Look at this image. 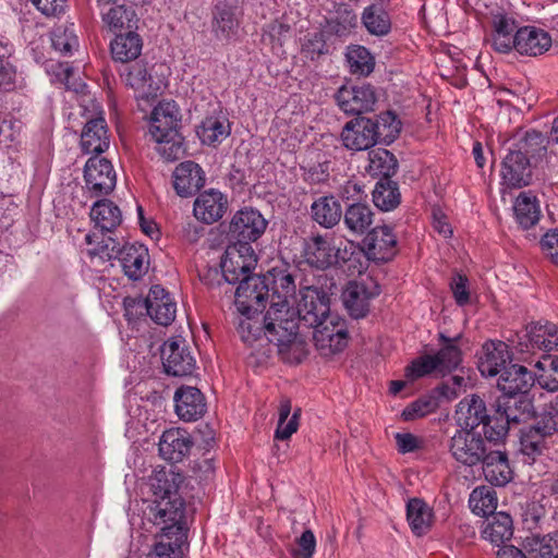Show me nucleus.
Returning a JSON list of instances; mask_svg holds the SVG:
<instances>
[{
    "label": "nucleus",
    "mask_w": 558,
    "mask_h": 558,
    "mask_svg": "<svg viewBox=\"0 0 558 558\" xmlns=\"http://www.w3.org/2000/svg\"><path fill=\"white\" fill-rule=\"evenodd\" d=\"M362 23L367 32L375 36H385L391 28L389 14L377 4H372L364 9Z\"/></svg>",
    "instance_id": "nucleus-44"
},
{
    "label": "nucleus",
    "mask_w": 558,
    "mask_h": 558,
    "mask_svg": "<svg viewBox=\"0 0 558 558\" xmlns=\"http://www.w3.org/2000/svg\"><path fill=\"white\" fill-rule=\"evenodd\" d=\"M407 519L412 532L422 536L432 527L433 510L422 499L413 498L407 505Z\"/></svg>",
    "instance_id": "nucleus-42"
},
{
    "label": "nucleus",
    "mask_w": 558,
    "mask_h": 558,
    "mask_svg": "<svg viewBox=\"0 0 558 558\" xmlns=\"http://www.w3.org/2000/svg\"><path fill=\"white\" fill-rule=\"evenodd\" d=\"M500 439H487L481 430L458 429L450 439L449 451L452 458L465 465L477 466L490 447Z\"/></svg>",
    "instance_id": "nucleus-6"
},
{
    "label": "nucleus",
    "mask_w": 558,
    "mask_h": 558,
    "mask_svg": "<svg viewBox=\"0 0 558 558\" xmlns=\"http://www.w3.org/2000/svg\"><path fill=\"white\" fill-rule=\"evenodd\" d=\"M378 123L366 117H356L342 129L341 140L343 145L351 150H365L374 146L378 141Z\"/></svg>",
    "instance_id": "nucleus-14"
},
{
    "label": "nucleus",
    "mask_w": 558,
    "mask_h": 558,
    "mask_svg": "<svg viewBox=\"0 0 558 558\" xmlns=\"http://www.w3.org/2000/svg\"><path fill=\"white\" fill-rule=\"evenodd\" d=\"M142 49V37L132 31L117 35L110 44L112 59L125 64L136 60L140 57Z\"/></svg>",
    "instance_id": "nucleus-34"
},
{
    "label": "nucleus",
    "mask_w": 558,
    "mask_h": 558,
    "mask_svg": "<svg viewBox=\"0 0 558 558\" xmlns=\"http://www.w3.org/2000/svg\"><path fill=\"white\" fill-rule=\"evenodd\" d=\"M185 476L174 469L154 470L148 478L149 490L154 497L145 514L154 525L165 522H185V502L182 490Z\"/></svg>",
    "instance_id": "nucleus-2"
},
{
    "label": "nucleus",
    "mask_w": 558,
    "mask_h": 558,
    "mask_svg": "<svg viewBox=\"0 0 558 558\" xmlns=\"http://www.w3.org/2000/svg\"><path fill=\"white\" fill-rule=\"evenodd\" d=\"M160 527V541L147 558H182V546L187 539L186 522H165Z\"/></svg>",
    "instance_id": "nucleus-15"
},
{
    "label": "nucleus",
    "mask_w": 558,
    "mask_h": 558,
    "mask_svg": "<svg viewBox=\"0 0 558 558\" xmlns=\"http://www.w3.org/2000/svg\"><path fill=\"white\" fill-rule=\"evenodd\" d=\"M545 439L531 427H527L521 432L520 450L524 456L534 459L536 456L542 454L546 448Z\"/></svg>",
    "instance_id": "nucleus-54"
},
{
    "label": "nucleus",
    "mask_w": 558,
    "mask_h": 558,
    "mask_svg": "<svg viewBox=\"0 0 558 558\" xmlns=\"http://www.w3.org/2000/svg\"><path fill=\"white\" fill-rule=\"evenodd\" d=\"M90 218L102 232H112L122 222L120 208L106 198L99 199L93 205Z\"/></svg>",
    "instance_id": "nucleus-38"
},
{
    "label": "nucleus",
    "mask_w": 558,
    "mask_h": 558,
    "mask_svg": "<svg viewBox=\"0 0 558 558\" xmlns=\"http://www.w3.org/2000/svg\"><path fill=\"white\" fill-rule=\"evenodd\" d=\"M550 140L537 130H527L513 136L502 166L508 174H529L546 171Z\"/></svg>",
    "instance_id": "nucleus-3"
},
{
    "label": "nucleus",
    "mask_w": 558,
    "mask_h": 558,
    "mask_svg": "<svg viewBox=\"0 0 558 558\" xmlns=\"http://www.w3.org/2000/svg\"><path fill=\"white\" fill-rule=\"evenodd\" d=\"M120 251H122L120 242L108 235L107 238H104L95 248L89 250L88 254L90 256H99L102 259L110 260L118 258Z\"/></svg>",
    "instance_id": "nucleus-61"
},
{
    "label": "nucleus",
    "mask_w": 558,
    "mask_h": 558,
    "mask_svg": "<svg viewBox=\"0 0 558 558\" xmlns=\"http://www.w3.org/2000/svg\"><path fill=\"white\" fill-rule=\"evenodd\" d=\"M517 223L524 230L531 229L541 219V208L536 196L531 192H521L513 204Z\"/></svg>",
    "instance_id": "nucleus-36"
},
{
    "label": "nucleus",
    "mask_w": 558,
    "mask_h": 558,
    "mask_svg": "<svg viewBox=\"0 0 558 558\" xmlns=\"http://www.w3.org/2000/svg\"><path fill=\"white\" fill-rule=\"evenodd\" d=\"M303 56L311 60H316L328 52L325 35L323 32L307 34L302 43L301 49Z\"/></svg>",
    "instance_id": "nucleus-58"
},
{
    "label": "nucleus",
    "mask_w": 558,
    "mask_h": 558,
    "mask_svg": "<svg viewBox=\"0 0 558 558\" xmlns=\"http://www.w3.org/2000/svg\"><path fill=\"white\" fill-rule=\"evenodd\" d=\"M298 315L301 324L313 328V340L323 355L341 352L348 344L345 320L330 313L328 294L315 287H305L300 291Z\"/></svg>",
    "instance_id": "nucleus-1"
},
{
    "label": "nucleus",
    "mask_w": 558,
    "mask_h": 558,
    "mask_svg": "<svg viewBox=\"0 0 558 558\" xmlns=\"http://www.w3.org/2000/svg\"><path fill=\"white\" fill-rule=\"evenodd\" d=\"M110 136L104 117L89 119L81 133V147L86 154H101L108 149Z\"/></svg>",
    "instance_id": "nucleus-28"
},
{
    "label": "nucleus",
    "mask_w": 558,
    "mask_h": 558,
    "mask_svg": "<svg viewBox=\"0 0 558 558\" xmlns=\"http://www.w3.org/2000/svg\"><path fill=\"white\" fill-rule=\"evenodd\" d=\"M437 402L434 398H421L412 402L402 411V416L405 421H412L417 417L426 416L434 412L437 408Z\"/></svg>",
    "instance_id": "nucleus-60"
},
{
    "label": "nucleus",
    "mask_w": 558,
    "mask_h": 558,
    "mask_svg": "<svg viewBox=\"0 0 558 558\" xmlns=\"http://www.w3.org/2000/svg\"><path fill=\"white\" fill-rule=\"evenodd\" d=\"M336 100L343 112L361 117L363 112L374 110L377 96L372 85L362 84L342 86L336 94Z\"/></svg>",
    "instance_id": "nucleus-16"
},
{
    "label": "nucleus",
    "mask_w": 558,
    "mask_h": 558,
    "mask_svg": "<svg viewBox=\"0 0 558 558\" xmlns=\"http://www.w3.org/2000/svg\"><path fill=\"white\" fill-rule=\"evenodd\" d=\"M102 21L111 31L122 28H132L136 24L135 12L125 8L124 4H118L102 13Z\"/></svg>",
    "instance_id": "nucleus-50"
},
{
    "label": "nucleus",
    "mask_w": 558,
    "mask_h": 558,
    "mask_svg": "<svg viewBox=\"0 0 558 558\" xmlns=\"http://www.w3.org/2000/svg\"><path fill=\"white\" fill-rule=\"evenodd\" d=\"M519 347L522 352H550L558 349V326L545 322L532 323L526 326L523 336L520 337Z\"/></svg>",
    "instance_id": "nucleus-17"
},
{
    "label": "nucleus",
    "mask_w": 558,
    "mask_h": 558,
    "mask_svg": "<svg viewBox=\"0 0 558 558\" xmlns=\"http://www.w3.org/2000/svg\"><path fill=\"white\" fill-rule=\"evenodd\" d=\"M256 265L254 250L247 243L229 245L221 259V276L226 282L234 284L251 276Z\"/></svg>",
    "instance_id": "nucleus-11"
},
{
    "label": "nucleus",
    "mask_w": 558,
    "mask_h": 558,
    "mask_svg": "<svg viewBox=\"0 0 558 558\" xmlns=\"http://www.w3.org/2000/svg\"><path fill=\"white\" fill-rule=\"evenodd\" d=\"M263 323L265 337L278 348L279 353L302 345L298 333L299 326L302 325L298 308L293 310L286 300L271 301Z\"/></svg>",
    "instance_id": "nucleus-5"
},
{
    "label": "nucleus",
    "mask_w": 558,
    "mask_h": 558,
    "mask_svg": "<svg viewBox=\"0 0 558 558\" xmlns=\"http://www.w3.org/2000/svg\"><path fill=\"white\" fill-rule=\"evenodd\" d=\"M196 134L202 144L216 147L231 134V123L221 111L214 112L202 120Z\"/></svg>",
    "instance_id": "nucleus-29"
},
{
    "label": "nucleus",
    "mask_w": 558,
    "mask_h": 558,
    "mask_svg": "<svg viewBox=\"0 0 558 558\" xmlns=\"http://www.w3.org/2000/svg\"><path fill=\"white\" fill-rule=\"evenodd\" d=\"M267 227V220L254 208L239 210L229 225L228 235L235 244L255 242L262 236Z\"/></svg>",
    "instance_id": "nucleus-13"
},
{
    "label": "nucleus",
    "mask_w": 558,
    "mask_h": 558,
    "mask_svg": "<svg viewBox=\"0 0 558 558\" xmlns=\"http://www.w3.org/2000/svg\"><path fill=\"white\" fill-rule=\"evenodd\" d=\"M510 361L509 345L500 340H489L482 347L478 369L483 376L494 377L501 373Z\"/></svg>",
    "instance_id": "nucleus-23"
},
{
    "label": "nucleus",
    "mask_w": 558,
    "mask_h": 558,
    "mask_svg": "<svg viewBox=\"0 0 558 558\" xmlns=\"http://www.w3.org/2000/svg\"><path fill=\"white\" fill-rule=\"evenodd\" d=\"M551 46V37L543 29L524 26L517 32L515 50L520 54L536 57L546 52Z\"/></svg>",
    "instance_id": "nucleus-32"
},
{
    "label": "nucleus",
    "mask_w": 558,
    "mask_h": 558,
    "mask_svg": "<svg viewBox=\"0 0 558 558\" xmlns=\"http://www.w3.org/2000/svg\"><path fill=\"white\" fill-rule=\"evenodd\" d=\"M391 178L380 177L372 193L374 205L383 211L393 210L401 203L399 184Z\"/></svg>",
    "instance_id": "nucleus-37"
},
{
    "label": "nucleus",
    "mask_w": 558,
    "mask_h": 558,
    "mask_svg": "<svg viewBox=\"0 0 558 558\" xmlns=\"http://www.w3.org/2000/svg\"><path fill=\"white\" fill-rule=\"evenodd\" d=\"M524 548L529 558H558V531L526 537Z\"/></svg>",
    "instance_id": "nucleus-40"
},
{
    "label": "nucleus",
    "mask_w": 558,
    "mask_h": 558,
    "mask_svg": "<svg viewBox=\"0 0 558 558\" xmlns=\"http://www.w3.org/2000/svg\"><path fill=\"white\" fill-rule=\"evenodd\" d=\"M241 12L236 4L226 0L218 1L213 9L211 29L219 40L234 37L240 27Z\"/></svg>",
    "instance_id": "nucleus-20"
},
{
    "label": "nucleus",
    "mask_w": 558,
    "mask_h": 558,
    "mask_svg": "<svg viewBox=\"0 0 558 558\" xmlns=\"http://www.w3.org/2000/svg\"><path fill=\"white\" fill-rule=\"evenodd\" d=\"M457 422L461 429L480 430L487 439H499L494 435V420L496 412L488 411L485 401L477 395H472L461 400L457 409Z\"/></svg>",
    "instance_id": "nucleus-8"
},
{
    "label": "nucleus",
    "mask_w": 558,
    "mask_h": 558,
    "mask_svg": "<svg viewBox=\"0 0 558 558\" xmlns=\"http://www.w3.org/2000/svg\"><path fill=\"white\" fill-rule=\"evenodd\" d=\"M532 408L531 400L524 395H506L499 398L495 404L496 418L493 421V434L502 440L510 425L522 422L530 415Z\"/></svg>",
    "instance_id": "nucleus-9"
},
{
    "label": "nucleus",
    "mask_w": 558,
    "mask_h": 558,
    "mask_svg": "<svg viewBox=\"0 0 558 558\" xmlns=\"http://www.w3.org/2000/svg\"><path fill=\"white\" fill-rule=\"evenodd\" d=\"M333 238L328 235H314L304 240L303 256L305 262L317 269L335 266Z\"/></svg>",
    "instance_id": "nucleus-25"
},
{
    "label": "nucleus",
    "mask_w": 558,
    "mask_h": 558,
    "mask_svg": "<svg viewBox=\"0 0 558 558\" xmlns=\"http://www.w3.org/2000/svg\"><path fill=\"white\" fill-rule=\"evenodd\" d=\"M373 296L374 294L367 291L365 284L357 282H350L342 293L343 304L350 316L355 319L367 315Z\"/></svg>",
    "instance_id": "nucleus-35"
},
{
    "label": "nucleus",
    "mask_w": 558,
    "mask_h": 558,
    "mask_svg": "<svg viewBox=\"0 0 558 558\" xmlns=\"http://www.w3.org/2000/svg\"><path fill=\"white\" fill-rule=\"evenodd\" d=\"M347 61L353 74L368 75L374 70L373 57L362 46L350 48L347 53Z\"/></svg>",
    "instance_id": "nucleus-51"
},
{
    "label": "nucleus",
    "mask_w": 558,
    "mask_h": 558,
    "mask_svg": "<svg viewBox=\"0 0 558 558\" xmlns=\"http://www.w3.org/2000/svg\"><path fill=\"white\" fill-rule=\"evenodd\" d=\"M363 243L369 259L388 262L396 255L397 236L388 226L372 229Z\"/></svg>",
    "instance_id": "nucleus-21"
},
{
    "label": "nucleus",
    "mask_w": 558,
    "mask_h": 558,
    "mask_svg": "<svg viewBox=\"0 0 558 558\" xmlns=\"http://www.w3.org/2000/svg\"><path fill=\"white\" fill-rule=\"evenodd\" d=\"M124 85L131 88L140 110L151 107L160 93V81L155 80L148 64L144 61L128 63L120 70Z\"/></svg>",
    "instance_id": "nucleus-7"
},
{
    "label": "nucleus",
    "mask_w": 558,
    "mask_h": 558,
    "mask_svg": "<svg viewBox=\"0 0 558 558\" xmlns=\"http://www.w3.org/2000/svg\"><path fill=\"white\" fill-rule=\"evenodd\" d=\"M316 549V538L311 530H305L298 538V548L293 549L294 558H313Z\"/></svg>",
    "instance_id": "nucleus-63"
},
{
    "label": "nucleus",
    "mask_w": 558,
    "mask_h": 558,
    "mask_svg": "<svg viewBox=\"0 0 558 558\" xmlns=\"http://www.w3.org/2000/svg\"><path fill=\"white\" fill-rule=\"evenodd\" d=\"M56 77L58 82L63 84L66 89L80 92L83 84L74 77L73 69L68 62L51 63L47 70Z\"/></svg>",
    "instance_id": "nucleus-57"
},
{
    "label": "nucleus",
    "mask_w": 558,
    "mask_h": 558,
    "mask_svg": "<svg viewBox=\"0 0 558 558\" xmlns=\"http://www.w3.org/2000/svg\"><path fill=\"white\" fill-rule=\"evenodd\" d=\"M438 375V367L433 354H425L412 361L405 368V377L415 380L429 374Z\"/></svg>",
    "instance_id": "nucleus-55"
},
{
    "label": "nucleus",
    "mask_w": 558,
    "mask_h": 558,
    "mask_svg": "<svg viewBox=\"0 0 558 558\" xmlns=\"http://www.w3.org/2000/svg\"><path fill=\"white\" fill-rule=\"evenodd\" d=\"M193 445V440L185 429L170 428L165 430L159 438V456L170 463H179L189 457Z\"/></svg>",
    "instance_id": "nucleus-18"
},
{
    "label": "nucleus",
    "mask_w": 558,
    "mask_h": 558,
    "mask_svg": "<svg viewBox=\"0 0 558 558\" xmlns=\"http://www.w3.org/2000/svg\"><path fill=\"white\" fill-rule=\"evenodd\" d=\"M228 202L222 193L209 190L201 194L194 203V216L205 223L219 220L227 210Z\"/></svg>",
    "instance_id": "nucleus-31"
},
{
    "label": "nucleus",
    "mask_w": 558,
    "mask_h": 558,
    "mask_svg": "<svg viewBox=\"0 0 558 558\" xmlns=\"http://www.w3.org/2000/svg\"><path fill=\"white\" fill-rule=\"evenodd\" d=\"M205 184L204 177H174L172 186L181 197L194 196Z\"/></svg>",
    "instance_id": "nucleus-59"
},
{
    "label": "nucleus",
    "mask_w": 558,
    "mask_h": 558,
    "mask_svg": "<svg viewBox=\"0 0 558 558\" xmlns=\"http://www.w3.org/2000/svg\"><path fill=\"white\" fill-rule=\"evenodd\" d=\"M374 122L379 125L378 140H383L386 144L392 143L401 132V121L391 111L381 113Z\"/></svg>",
    "instance_id": "nucleus-52"
},
{
    "label": "nucleus",
    "mask_w": 558,
    "mask_h": 558,
    "mask_svg": "<svg viewBox=\"0 0 558 558\" xmlns=\"http://www.w3.org/2000/svg\"><path fill=\"white\" fill-rule=\"evenodd\" d=\"M535 367L541 371L534 375L538 385L547 391H558V357L544 354L535 363Z\"/></svg>",
    "instance_id": "nucleus-45"
},
{
    "label": "nucleus",
    "mask_w": 558,
    "mask_h": 558,
    "mask_svg": "<svg viewBox=\"0 0 558 558\" xmlns=\"http://www.w3.org/2000/svg\"><path fill=\"white\" fill-rule=\"evenodd\" d=\"M291 401L289 399H283L280 402L279 407V420L278 426L276 429V438L280 440L289 439L292 434L298 430L299 426V416L301 410L298 409L290 417L291 414Z\"/></svg>",
    "instance_id": "nucleus-48"
},
{
    "label": "nucleus",
    "mask_w": 558,
    "mask_h": 558,
    "mask_svg": "<svg viewBox=\"0 0 558 558\" xmlns=\"http://www.w3.org/2000/svg\"><path fill=\"white\" fill-rule=\"evenodd\" d=\"M312 218L322 227L332 228L342 216L341 205L333 196H323L311 206Z\"/></svg>",
    "instance_id": "nucleus-41"
},
{
    "label": "nucleus",
    "mask_w": 558,
    "mask_h": 558,
    "mask_svg": "<svg viewBox=\"0 0 558 558\" xmlns=\"http://www.w3.org/2000/svg\"><path fill=\"white\" fill-rule=\"evenodd\" d=\"M397 168V158L389 150L378 148L369 153V163L367 167L369 174H395Z\"/></svg>",
    "instance_id": "nucleus-49"
},
{
    "label": "nucleus",
    "mask_w": 558,
    "mask_h": 558,
    "mask_svg": "<svg viewBox=\"0 0 558 558\" xmlns=\"http://www.w3.org/2000/svg\"><path fill=\"white\" fill-rule=\"evenodd\" d=\"M142 303L156 324L169 326L175 318L177 304L160 286H153Z\"/></svg>",
    "instance_id": "nucleus-19"
},
{
    "label": "nucleus",
    "mask_w": 558,
    "mask_h": 558,
    "mask_svg": "<svg viewBox=\"0 0 558 558\" xmlns=\"http://www.w3.org/2000/svg\"><path fill=\"white\" fill-rule=\"evenodd\" d=\"M469 505L475 514L486 518L490 517L496 513V493L492 488L485 486L477 487L471 493Z\"/></svg>",
    "instance_id": "nucleus-46"
},
{
    "label": "nucleus",
    "mask_w": 558,
    "mask_h": 558,
    "mask_svg": "<svg viewBox=\"0 0 558 558\" xmlns=\"http://www.w3.org/2000/svg\"><path fill=\"white\" fill-rule=\"evenodd\" d=\"M93 172L97 174H116L111 160L100 156V154H96L85 162L84 174H92Z\"/></svg>",
    "instance_id": "nucleus-64"
},
{
    "label": "nucleus",
    "mask_w": 558,
    "mask_h": 558,
    "mask_svg": "<svg viewBox=\"0 0 558 558\" xmlns=\"http://www.w3.org/2000/svg\"><path fill=\"white\" fill-rule=\"evenodd\" d=\"M496 446L497 442L490 447L480 465L487 482L495 486H505L512 480V470L507 453L495 448Z\"/></svg>",
    "instance_id": "nucleus-26"
},
{
    "label": "nucleus",
    "mask_w": 558,
    "mask_h": 558,
    "mask_svg": "<svg viewBox=\"0 0 558 558\" xmlns=\"http://www.w3.org/2000/svg\"><path fill=\"white\" fill-rule=\"evenodd\" d=\"M271 279L272 284V301H275V296L278 301L286 300L289 302V298H294L296 286L294 281V276L288 271L287 269H278L274 268L268 272Z\"/></svg>",
    "instance_id": "nucleus-47"
},
{
    "label": "nucleus",
    "mask_w": 558,
    "mask_h": 558,
    "mask_svg": "<svg viewBox=\"0 0 558 558\" xmlns=\"http://www.w3.org/2000/svg\"><path fill=\"white\" fill-rule=\"evenodd\" d=\"M535 376L525 366L512 364L507 366L497 380V387L504 395H524L533 386Z\"/></svg>",
    "instance_id": "nucleus-27"
},
{
    "label": "nucleus",
    "mask_w": 558,
    "mask_h": 558,
    "mask_svg": "<svg viewBox=\"0 0 558 558\" xmlns=\"http://www.w3.org/2000/svg\"><path fill=\"white\" fill-rule=\"evenodd\" d=\"M530 427L544 438L551 437L558 432V411L555 409L544 410L535 416V421Z\"/></svg>",
    "instance_id": "nucleus-53"
},
{
    "label": "nucleus",
    "mask_w": 558,
    "mask_h": 558,
    "mask_svg": "<svg viewBox=\"0 0 558 558\" xmlns=\"http://www.w3.org/2000/svg\"><path fill=\"white\" fill-rule=\"evenodd\" d=\"M124 275L131 280L141 279L147 271L148 250L142 244H124L118 256Z\"/></svg>",
    "instance_id": "nucleus-30"
},
{
    "label": "nucleus",
    "mask_w": 558,
    "mask_h": 558,
    "mask_svg": "<svg viewBox=\"0 0 558 558\" xmlns=\"http://www.w3.org/2000/svg\"><path fill=\"white\" fill-rule=\"evenodd\" d=\"M161 361L165 373L175 377L192 375L196 366L191 348L182 337L170 338L162 344Z\"/></svg>",
    "instance_id": "nucleus-12"
},
{
    "label": "nucleus",
    "mask_w": 558,
    "mask_h": 558,
    "mask_svg": "<svg viewBox=\"0 0 558 558\" xmlns=\"http://www.w3.org/2000/svg\"><path fill=\"white\" fill-rule=\"evenodd\" d=\"M374 213L368 205L355 203L343 215L345 227L353 233L363 234L373 223Z\"/></svg>",
    "instance_id": "nucleus-43"
},
{
    "label": "nucleus",
    "mask_w": 558,
    "mask_h": 558,
    "mask_svg": "<svg viewBox=\"0 0 558 558\" xmlns=\"http://www.w3.org/2000/svg\"><path fill=\"white\" fill-rule=\"evenodd\" d=\"M52 47L63 54L72 53L77 48V37L72 29L66 27H57L51 33Z\"/></svg>",
    "instance_id": "nucleus-56"
},
{
    "label": "nucleus",
    "mask_w": 558,
    "mask_h": 558,
    "mask_svg": "<svg viewBox=\"0 0 558 558\" xmlns=\"http://www.w3.org/2000/svg\"><path fill=\"white\" fill-rule=\"evenodd\" d=\"M269 277L246 276L239 283L235 291V305L244 316L262 312L265 307V300L269 295Z\"/></svg>",
    "instance_id": "nucleus-10"
},
{
    "label": "nucleus",
    "mask_w": 558,
    "mask_h": 558,
    "mask_svg": "<svg viewBox=\"0 0 558 558\" xmlns=\"http://www.w3.org/2000/svg\"><path fill=\"white\" fill-rule=\"evenodd\" d=\"M181 113L174 101L159 102L150 116L149 133L156 150L166 159H178L183 151V136L179 131Z\"/></svg>",
    "instance_id": "nucleus-4"
},
{
    "label": "nucleus",
    "mask_w": 558,
    "mask_h": 558,
    "mask_svg": "<svg viewBox=\"0 0 558 558\" xmlns=\"http://www.w3.org/2000/svg\"><path fill=\"white\" fill-rule=\"evenodd\" d=\"M513 535V521L507 512H497L487 517L482 529V537L499 546Z\"/></svg>",
    "instance_id": "nucleus-33"
},
{
    "label": "nucleus",
    "mask_w": 558,
    "mask_h": 558,
    "mask_svg": "<svg viewBox=\"0 0 558 558\" xmlns=\"http://www.w3.org/2000/svg\"><path fill=\"white\" fill-rule=\"evenodd\" d=\"M460 336L451 339L446 337L444 333H439V340L441 342L440 350L433 354L438 367V375L445 376L457 369L462 362V352L456 344V341Z\"/></svg>",
    "instance_id": "nucleus-39"
},
{
    "label": "nucleus",
    "mask_w": 558,
    "mask_h": 558,
    "mask_svg": "<svg viewBox=\"0 0 558 558\" xmlns=\"http://www.w3.org/2000/svg\"><path fill=\"white\" fill-rule=\"evenodd\" d=\"M173 399L175 413L185 422L196 421L206 412L205 398L196 387L181 386L177 389Z\"/></svg>",
    "instance_id": "nucleus-24"
},
{
    "label": "nucleus",
    "mask_w": 558,
    "mask_h": 558,
    "mask_svg": "<svg viewBox=\"0 0 558 558\" xmlns=\"http://www.w3.org/2000/svg\"><path fill=\"white\" fill-rule=\"evenodd\" d=\"M519 31L513 19L505 14H495L492 19V31L486 43L498 53H508L515 49L517 32Z\"/></svg>",
    "instance_id": "nucleus-22"
},
{
    "label": "nucleus",
    "mask_w": 558,
    "mask_h": 558,
    "mask_svg": "<svg viewBox=\"0 0 558 558\" xmlns=\"http://www.w3.org/2000/svg\"><path fill=\"white\" fill-rule=\"evenodd\" d=\"M88 190L94 196L100 197L110 194L117 184V177H84Z\"/></svg>",
    "instance_id": "nucleus-62"
}]
</instances>
